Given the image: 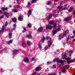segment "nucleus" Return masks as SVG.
Wrapping results in <instances>:
<instances>
[{"mask_svg":"<svg viewBox=\"0 0 75 75\" xmlns=\"http://www.w3.org/2000/svg\"><path fill=\"white\" fill-rule=\"evenodd\" d=\"M45 39L46 40H50L48 42L50 43V44H49L48 45L49 47H50L51 45H52V42H51V38H50V37L48 36H47L46 37Z\"/></svg>","mask_w":75,"mask_h":75,"instance_id":"1","label":"nucleus"},{"mask_svg":"<svg viewBox=\"0 0 75 75\" xmlns=\"http://www.w3.org/2000/svg\"><path fill=\"white\" fill-rule=\"evenodd\" d=\"M69 66L67 65L65 66V67L62 68V70L64 74L65 73V72H66V69H66V68H69Z\"/></svg>","mask_w":75,"mask_h":75,"instance_id":"2","label":"nucleus"},{"mask_svg":"<svg viewBox=\"0 0 75 75\" xmlns=\"http://www.w3.org/2000/svg\"><path fill=\"white\" fill-rule=\"evenodd\" d=\"M20 51L19 50L15 49L13 51V55H16L17 54V52H19Z\"/></svg>","mask_w":75,"mask_h":75,"instance_id":"3","label":"nucleus"},{"mask_svg":"<svg viewBox=\"0 0 75 75\" xmlns=\"http://www.w3.org/2000/svg\"><path fill=\"white\" fill-rule=\"evenodd\" d=\"M24 61L26 62L27 64H30V61H29V59L28 57H26L24 59Z\"/></svg>","mask_w":75,"mask_h":75,"instance_id":"4","label":"nucleus"},{"mask_svg":"<svg viewBox=\"0 0 75 75\" xmlns=\"http://www.w3.org/2000/svg\"><path fill=\"white\" fill-rule=\"evenodd\" d=\"M52 27H53L51 26L50 25H47L46 27V28L47 30H48V29H49L50 30H52Z\"/></svg>","mask_w":75,"mask_h":75,"instance_id":"5","label":"nucleus"},{"mask_svg":"<svg viewBox=\"0 0 75 75\" xmlns=\"http://www.w3.org/2000/svg\"><path fill=\"white\" fill-rule=\"evenodd\" d=\"M49 24H53L54 26H53V28H57V25L54 23L53 21H50L49 22Z\"/></svg>","mask_w":75,"mask_h":75,"instance_id":"6","label":"nucleus"},{"mask_svg":"<svg viewBox=\"0 0 75 75\" xmlns=\"http://www.w3.org/2000/svg\"><path fill=\"white\" fill-rule=\"evenodd\" d=\"M31 13H32V11L31 10H29L28 11L27 14L28 15V17H29L30 15H31Z\"/></svg>","mask_w":75,"mask_h":75,"instance_id":"7","label":"nucleus"},{"mask_svg":"<svg viewBox=\"0 0 75 75\" xmlns=\"http://www.w3.org/2000/svg\"><path fill=\"white\" fill-rule=\"evenodd\" d=\"M41 69V67H38L35 69L36 71H39Z\"/></svg>","mask_w":75,"mask_h":75,"instance_id":"8","label":"nucleus"},{"mask_svg":"<svg viewBox=\"0 0 75 75\" xmlns=\"http://www.w3.org/2000/svg\"><path fill=\"white\" fill-rule=\"evenodd\" d=\"M52 33H53V35H55V34L58 33V31H57V30H54L52 31Z\"/></svg>","mask_w":75,"mask_h":75,"instance_id":"9","label":"nucleus"},{"mask_svg":"<svg viewBox=\"0 0 75 75\" xmlns=\"http://www.w3.org/2000/svg\"><path fill=\"white\" fill-rule=\"evenodd\" d=\"M43 28L42 27H40L38 30V31L39 32H41V31H43Z\"/></svg>","mask_w":75,"mask_h":75,"instance_id":"10","label":"nucleus"},{"mask_svg":"<svg viewBox=\"0 0 75 75\" xmlns=\"http://www.w3.org/2000/svg\"><path fill=\"white\" fill-rule=\"evenodd\" d=\"M21 42L22 43V45L23 46H25V42H24V40H22L21 41Z\"/></svg>","mask_w":75,"mask_h":75,"instance_id":"11","label":"nucleus"},{"mask_svg":"<svg viewBox=\"0 0 75 75\" xmlns=\"http://www.w3.org/2000/svg\"><path fill=\"white\" fill-rule=\"evenodd\" d=\"M12 20L14 23H16L17 22V19L16 18H12Z\"/></svg>","mask_w":75,"mask_h":75,"instance_id":"12","label":"nucleus"},{"mask_svg":"<svg viewBox=\"0 0 75 75\" xmlns=\"http://www.w3.org/2000/svg\"><path fill=\"white\" fill-rule=\"evenodd\" d=\"M26 37L27 38H29L30 39V38H31V34H29V35H27Z\"/></svg>","mask_w":75,"mask_h":75,"instance_id":"13","label":"nucleus"},{"mask_svg":"<svg viewBox=\"0 0 75 75\" xmlns=\"http://www.w3.org/2000/svg\"><path fill=\"white\" fill-rule=\"evenodd\" d=\"M72 8H73V7H70V9L68 10V12H72V10H73Z\"/></svg>","mask_w":75,"mask_h":75,"instance_id":"14","label":"nucleus"},{"mask_svg":"<svg viewBox=\"0 0 75 75\" xmlns=\"http://www.w3.org/2000/svg\"><path fill=\"white\" fill-rule=\"evenodd\" d=\"M4 30V26H2V30H0V35L1 34V33L2 32V31H3Z\"/></svg>","mask_w":75,"mask_h":75,"instance_id":"15","label":"nucleus"},{"mask_svg":"<svg viewBox=\"0 0 75 75\" xmlns=\"http://www.w3.org/2000/svg\"><path fill=\"white\" fill-rule=\"evenodd\" d=\"M8 8H5L3 7L1 9V10H2L3 11H4V10H7Z\"/></svg>","mask_w":75,"mask_h":75,"instance_id":"16","label":"nucleus"},{"mask_svg":"<svg viewBox=\"0 0 75 75\" xmlns=\"http://www.w3.org/2000/svg\"><path fill=\"white\" fill-rule=\"evenodd\" d=\"M68 33V31L67 30L66 31H65L64 32V37H66V34L67 33Z\"/></svg>","mask_w":75,"mask_h":75,"instance_id":"17","label":"nucleus"},{"mask_svg":"<svg viewBox=\"0 0 75 75\" xmlns=\"http://www.w3.org/2000/svg\"><path fill=\"white\" fill-rule=\"evenodd\" d=\"M18 20L19 21H23V18L22 17H18Z\"/></svg>","mask_w":75,"mask_h":75,"instance_id":"18","label":"nucleus"},{"mask_svg":"<svg viewBox=\"0 0 75 75\" xmlns=\"http://www.w3.org/2000/svg\"><path fill=\"white\" fill-rule=\"evenodd\" d=\"M57 61L58 62H60L61 64H63L64 63L63 61L61 60H58Z\"/></svg>","mask_w":75,"mask_h":75,"instance_id":"19","label":"nucleus"},{"mask_svg":"<svg viewBox=\"0 0 75 75\" xmlns=\"http://www.w3.org/2000/svg\"><path fill=\"white\" fill-rule=\"evenodd\" d=\"M4 15H5V16H6L7 18H8L9 17V15H8L9 14L8 13H4Z\"/></svg>","mask_w":75,"mask_h":75,"instance_id":"20","label":"nucleus"},{"mask_svg":"<svg viewBox=\"0 0 75 75\" xmlns=\"http://www.w3.org/2000/svg\"><path fill=\"white\" fill-rule=\"evenodd\" d=\"M38 46L40 50H42V46H41V45L39 44L38 45Z\"/></svg>","mask_w":75,"mask_h":75,"instance_id":"21","label":"nucleus"},{"mask_svg":"<svg viewBox=\"0 0 75 75\" xmlns=\"http://www.w3.org/2000/svg\"><path fill=\"white\" fill-rule=\"evenodd\" d=\"M62 8L63 7L62 6H59L57 7V9H59V10H60V9H62Z\"/></svg>","mask_w":75,"mask_h":75,"instance_id":"22","label":"nucleus"},{"mask_svg":"<svg viewBox=\"0 0 75 75\" xmlns=\"http://www.w3.org/2000/svg\"><path fill=\"white\" fill-rule=\"evenodd\" d=\"M12 35V33L11 32L9 34V38H11V36Z\"/></svg>","mask_w":75,"mask_h":75,"instance_id":"23","label":"nucleus"},{"mask_svg":"<svg viewBox=\"0 0 75 75\" xmlns=\"http://www.w3.org/2000/svg\"><path fill=\"white\" fill-rule=\"evenodd\" d=\"M69 18H71L70 17H69L64 19L65 21H68L69 19Z\"/></svg>","mask_w":75,"mask_h":75,"instance_id":"24","label":"nucleus"},{"mask_svg":"<svg viewBox=\"0 0 75 75\" xmlns=\"http://www.w3.org/2000/svg\"><path fill=\"white\" fill-rule=\"evenodd\" d=\"M12 42H13V40H10L9 42H7V44H11V43H12Z\"/></svg>","mask_w":75,"mask_h":75,"instance_id":"25","label":"nucleus"},{"mask_svg":"<svg viewBox=\"0 0 75 75\" xmlns=\"http://www.w3.org/2000/svg\"><path fill=\"white\" fill-rule=\"evenodd\" d=\"M27 27H28L29 28H31V27H32L31 24L30 23L28 24Z\"/></svg>","mask_w":75,"mask_h":75,"instance_id":"26","label":"nucleus"},{"mask_svg":"<svg viewBox=\"0 0 75 75\" xmlns=\"http://www.w3.org/2000/svg\"><path fill=\"white\" fill-rule=\"evenodd\" d=\"M12 11H13L14 13H17V12H18V11H17V10H16L14 9H13L12 10Z\"/></svg>","mask_w":75,"mask_h":75,"instance_id":"27","label":"nucleus"},{"mask_svg":"<svg viewBox=\"0 0 75 75\" xmlns=\"http://www.w3.org/2000/svg\"><path fill=\"white\" fill-rule=\"evenodd\" d=\"M38 0H32V3H34L35 2H36Z\"/></svg>","mask_w":75,"mask_h":75,"instance_id":"28","label":"nucleus"},{"mask_svg":"<svg viewBox=\"0 0 75 75\" xmlns=\"http://www.w3.org/2000/svg\"><path fill=\"white\" fill-rule=\"evenodd\" d=\"M51 4H52V3L50 1L48 2L47 3V4L48 5H49V6H51Z\"/></svg>","mask_w":75,"mask_h":75,"instance_id":"29","label":"nucleus"},{"mask_svg":"<svg viewBox=\"0 0 75 75\" xmlns=\"http://www.w3.org/2000/svg\"><path fill=\"white\" fill-rule=\"evenodd\" d=\"M44 50H48V46H45L44 48Z\"/></svg>","mask_w":75,"mask_h":75,"instance_id":"30","label":"nucleus"},{"mask_svg":"<svg viewBox=\"0 0 75 75\" xmlns=\"http://www.w3.org/2000/svg\"><path fill=\"white\" fill-rule=\"evenodd\" d=\"M52 15L51 14H50L49 15V19H50V18H51V17H52Z\"/></svg>","mask_w":75,"mask_h":75,"instance_id":"31","label":"nucleus"},{"mask_svg":"<svg viewBox=\"0 0 75 75\" xmlns=\"http://www.w3.org/2000/svg\"><path fill=\"white\" fill-rule=\"evenodd\" d=\"M72 52H73V51H71L69 52V57H71V54H72Z\"/></svg>","mask_w":75,"mask_h":75,"instance_id":"32","label":"nucleus"},{"mask_svg":"<svg viewBox=\"0 0 75 75\" xmlns=\"http://www.w3.org/2000/svg\"><path fill=\"white\" fill-rule=\"evenodd\" d=\"M68 9V8H67L64 7V8H62V10H67Z\"/></svg>","mask_w":75,"mask_h":75,"instance_id":"33","label":"nucleus"},{"mask_svg":"<svg viewBox=\"0 0 75 75\" xmlns=\"http://www.w3.org/2000/svg\"><path fill=\"white\" fill-rule=\"evenodd\" d=\"M26 31H27V30L25 28H24V30L23 31V33H25Z\"/></svg>","mask_w":75,"mask_h":75,"instance_id":"34","label":"nucleus"},{"mask_svg":"<svg viewBox=\"0 0 75 75\" xmlns=\"http://www.w3.org/2000/svg\"><path fill=\"white\" fill-rule=\"evenodd\" d=\"M53 67L54 68H56V65L54 64L53 66Z\"/></svg>","mask_w":75,"mask_h":75,"instance_id":"35","label":"nucleus"},{"mask_svg":"<svg viewBox=\"0 0 75 75\" xmlns=\"http://www.w3.org/2000/svg\"><path fill=\"white\" fill-rule=\"evenodd\" d=\"M45 40V39L44 38H43L42 40V42H43V41H44Z\"/></svg>","mask_w":75,"mask_h":75,"instance_id":"36","label":"nucleus"},{"mask_svg":"<svg viewBox=\"0 0 75 75\" xmlns=\"http://www.w3.org/2000/svg\"><path fill=\"white\" fill-rule=\"evenodd\" d=\"M27 44L28 45H31L30 43L29 42H27Z\"/></svg>","mask_w":75,"mask_h":75,"instance_id":"37","label":"nucleus"},{"mask_svg":"<svg viewBox=\"0 0 75 75\" xmlns=\"http://www.w3.org/2000/svg\"><path fill=\"white\" fill-rule=\"evenodd\" d=\"M73 34H74V35H75V30H74L72 31Z\"/></svg>","mask_w":75,"mask_h":75,"instance_id":"38","label":"nucleus"},{"mask_svg":"<svg viewBox=\"0 0 75 75\" xmlns=\"http://www.w3.org/2000/svg\"><path fill=\"white\" fill-rule=\"evenodd\" d=\"M57 30H58V31H61V28H57Z\"/></svg>","mask_w":75,"mask_h":75,"instance_id":"39","label":"nucleus"},{"mask_svg":"<svg viewBox=\"0 0 75 75\" xmlns=\"http://www.w3.org/2000/svg\"><path fill=\"white\" fill-rule=\"evenodd\" d=\"M47 64H51V62H48L47 63Z\"/></svg>","mask_w":75,"mask_h":75,"instance_id":"40","label":"nucleus"},{"mask_svg":"<svg viewBox=\"0 0 75 75\" xmlns=\"http://www.w3.org/2000/svg\"><path fill=\"white\" fill-rule=\"evenodd\" d=\"M59 40H61V36H59Z\"/></svg>","mask_w":75,"mask_h":75,"instance_id":"41","label":"nucleus"},{"mask_svg":"<svg viewBox=\"0 0 75 75\" xmlns=\"http://www.w3.org/2000/svg\"><path fill=\"white\" fill-rule=\"evenodd\" d=\"M16 7L17 8H20V6H18V5H16Z\"/></svg>","mask_w":75,"mask_h":75,"instance_id":"42","label":"nucleus"},{"mask_svg":"<svg viewBox=\"0 0 75 75\" xmlns=\"http://www.w3.org/2000/svg\"><path fill=\"white\" fill-rule=\"evenodd\" d=\"M4 17V16H2L0 17V19L3 18Z\"/></svg>","mask_w":75,"mask_h":75,"instance_id":"43","label":"nucleus"},{"mask_svg":"<svg viewBox=\"0 0 75 75\" xmlns=\"http://www.w3.org/2000/svg\"><path fill=\"white\" fill-rule=\"evenodd\" d=\"M7 24H8V23H7V22H6L5 23V26H7Z\"/></svg>","mask_w":75,"mask_h":75,"instance_id":"44","label":"nucleus"},{"mask_svg":"<svg viewBox=\"0 0 75 75\" xmlns=\"http://www.w3.org/2000/svg\"><path fill=\"white\" fill-rule=\"evenodd\" d=\"M13 27H16V25L15 24H14L13 25Z\"/></svg>","mask_w":75,"mask_h":75,"instance_id":"45","label":"nucleus"},{"mask_svg":"<svg viewBox=\"0 0 75 75\" xmlns=\"http://www.w3.org/2000/svg\"><path fill=\"white\" fill-rule=\"evenodd\" d=\"M30 4H31L30 3V2H28V6H29V5H30Z\"/></svg>","mask_w":75,"mask_h":75,"instance_id":"46","label":"nucleus"},{"mask_svg":"<svg viewBox=\"0 0 75 75\" xmlns=\"http://www.w3.org/2000/svg\"><path fill=\"white\" fill-rule=\"evenodd\" d=\"M34 59H35V58H34V57H33L32 59V61H34Z\"/></svg>","mask_w":75,"mask_h":75,"instance_id":"47","label":"nucleus"},{"mask_svg":"<svg viewBox=\"0 0 75 75\" xmlns=\"http://www.w3.org/2000/svg\"><path fill=\"white\" fill-rule=\"evenodd\" d=\"M16 29V28L14 27L13 28V30H15Z\"/></svg>","mask_w":75,"mask_h":75,"instance_id":"48","label":"nucleus"},{"mask_svg":"<svg viewBox=\"0 0 75 75\" xmlns=\"http://www.w3.org/2000/svg\"><path fill=\"white\" fill-rule=\"evenodd\" d=\"M59 75H61V72H59Z\"/></svg>","mask_w":75,"mask_h":75,"instance_id":"49","label":"nucleus"},{"mask_svg":"<svg viewBox=\"0 0 75 75\" xmlns=\"http://www.w3.org/2000/svg\"><path fill=\"white\" fill-rule=\"evenodd\" d=\"M69 40V38H67V41H68V40Z\"/></svg>","mask_w":75,"mask_h":75,"instance_id":"50","label":"nucleus"},{"mask_svg":"<svg viewBox=\"0 0 75 75\" xmlns=\"http://www.w3.org/2000/svg\"><path fill=\"white\" fill-rule=\"evenodd\" d=\"M56 61V60H55V59H54L53 60V62H55Z\"/></svg>","mask_w":75,"mask_h":75,"instance_id":"51","label":"nucleus"},{"mask_svg":"<svg viewBox=\"0 0 75 75\" xmlns=\"http://www.w3.org/2000/svg\"><path fill=\"white\" fill-rule=\"evenodd\" d=\"M68 5L67 4H65V5H64V6H67V5Z\"/></svg>","mask_w":75,"mask_h":75,"instance_id":"52","label":"nucleus"},{"mask_svg":"<svg viewBox=\"0 0 75 75\" xmlns=\"http://www.w3.org/2000/svg\"><path fill=\"white\" fill-rule=\"evenodd\" d=\"M12 6L11 5H9V8H11V7Z\"/></svg>","mask_w":75,"mask_h":75,"instance_id":"53","label":"nucleus"},{"mask_svg":"<svg viewBox=\"0 0 75 75\" xmlns=\"http://www.w3.org/2000/svg\"><path fill=\"white\" fill-rule=\"evenodd\" d=\"M71 38H74V36H71Z\"/></svg>","mask_w":75,"mask_h":75,"instance_id":"54","label":"nucleus"},{"mask_svg":"<svg viewBox=\"0 0 75 75\" xmlns=\"http://www.w3.org/2000/svg\"><path fill=\"white\" fill-rule=\"evenodd\" d=\"M55 1H59V0H54Z\"/></svg>","mask_w":75,"mask_h":75,"instance_id":"55","label":"nucleus"},{"mask_svg":"<svg viewBox=\"0 0 75 75\" xmlns=\"http://www.w3.org/2000/svg\"><path fill=\"white\" fill-rule=\"evenodd\" d=\"M0 13H2V11L1 10H0Z\"/></svg>","mask_w":75,"mask_h":75,"instance_id":"56","label":"nucleus"},{"mask_svg":"<svg viewBox=\"0 0 75 75\" xmlns=\"http://www.w3.org/2000/svg\"><path fill=\"white\" fill-rule=\"evenodd\" d=\"M1 71H3V69H1Z\"/></svg>","mask_w":75,"mask_h":75,"instance_id":"57","label":"nucleus"},{"mask_svg":"<svg viewBox=\"0 0 75 75\" xmlns=\"http://www.w3.org/2000/svg\"><path fill=\"white\" fill-rule=\"evenodd\" d=\"M10 31H11V32H12V31H13V30H10Z\"/></svg>","mask_w":75,"mask_h":75,"instance_id":"58","label":"nucleus"},{"mask_svg":"<svg viewBox=\"0 0 75 75\" xmlns=\"http://www.w3.org/2000/svg\"><path fill=\"white\" fill-rule=\"evenodd\" d=\"M73 41H74V42H75V39Z\"/></svg>","mask_w":75,"mask_h":75,"instance_id":"59","label":"nucleus"},{"mask_svg":"<svg viewBox=\"0 0 75 75\" xmlns=\"http://www.w3.org/2000/svg\"><path fill=\"white\" fill-rule=\"evenodd\" d=\"M4 49V50H5V51H6V49Z\"/></svg>","mask_w":75,"mask_h":75,"instance_id":"60","label":"nucleus"},{"mask_svg":"<svg viewBox=\"0 0 75 75\" xmlns=\"http://www.w3.org/2000/svg\"><path fill=\"white\" fill-rule=\"evenodd\" d=\"M64 37L63 36V37L62 38H64Z\"/></svg>","mask_w":75,"mask_h":75,"instance_id":"61","label":"nucleus"},{"mask_svg":"<svg viewBox=\"0 0 75 75\" xmlns=\"http://www.w3.org/2000/svg\"><path fill=\"white\" fill-rule=\"evenodd\" d=\"M74 22L75 23V20H74Z\"/></svg>","mask_w":75,"mask_h":75,"instance_id":"62","label":"nucleus"},{"mask_svg":"<svg viewBox=\"0 0 75 75\" xmlns=\"http://www.w3.org/2000/svg\"><path fill=\"white\" fill-rule=\"evenodd\" d=\"M60 21H61V19H60Z\"/></svg>","mask_w":75,"mask_h":75,"instance_id":"63","label":"nucleus"},{"mask_svg":"<svg viewBox=\"0 0 75 75\" xmlns=\"http://www.w3.org/2000/svg\"><path fill=\"white\" fill-rule=\"evenodd\" d=\"M2 1H4V0H2Z\"/></svg>","mask_w":75,"mask_h":75,"instance_id":"64","label":"nucleus"}]
</instances>
